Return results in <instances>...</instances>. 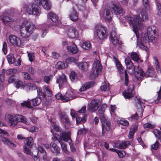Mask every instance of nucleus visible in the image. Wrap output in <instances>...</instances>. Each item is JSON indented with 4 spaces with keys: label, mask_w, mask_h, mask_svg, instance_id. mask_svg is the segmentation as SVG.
Segmentation results:
<instances>
[{
    "label": "nucleus",
    "mask_w": 161,
    "mask_h": 161,
    "mask_svg": "<svg viewBox=\"0 0 161 161\" xmlns=\"http://www.w3.org/2000/svg\"><path fill=\"white\" fill-rule=\"evenodd\" d=\"M77 66L79 68L83 71L86 70L88 67V64L86 62H79L77 63Z\"/></svg>",
    "instance_id": "obj_27"
},
{
    "label": "nucleus",
    "mask_w": 161,
    "mask_h": 161,
    "mask_svg": "<svg viewBox=\"0 0 161 161\" xmlns=\"http://www.w3.org/2000/svg\"><path fill=\"white\" fill-rule=\"evenodd\" d=\"M81 47L84 49L89 50L92 49V46L89 42H85L81 44Z\"/></svg>",
    "instance_id": "obj_30"
},
{
    "label": "nucleus",
    "mask_w": 161,
    "mask_h": 161,
    "mask_svg": "<svg viewBox=\"0 0 161 161\" xmlns=\"http://www.w3.org/2000/svg\"><path fill=\"white\" fill-rule=\"evenodd\" d=\"M125 20L133 27L137 39L138 40V30L142 28L141 22L148 19V16L146 12H142L139 15H135L133 19L130 16H127L125 17Z\"/></svg>",
    "instance_id": "obj_1"
},
{
    "label": "nucleus",
    "mask_w": 161,
    "mask_h": 161,
    "mask_svg": "<svg viewBox=\"0 0 161 161\" xmlns=\"http://www.w3.org/2000/svg\"><path fill=\"white\" fill-rule=\"evenodd\" d=\"M25 144L31 148L33 145V139L31 137L26 138L24 142Z\"/></svg>",
    "instance_id": "obj_31"
},
{
    "label": "nucleus",
    "mask_w": 161,
    "mask_h": 161,
    "mask_svg": "<svg viewBox=\"0 0 161 161\" xmlns=\"http://www.w3.org/2000/svg\"><path fill=\"white\" fill-rule=\"evenodd\" d=\"M7 43L6 42H4L3 43V45L2 50L4 53L6 55L7 53Z\"/></svg>",
    "instance_id": "obj_53"
},
{
    "label": "nucleus",
    "mask_w": 161,
    "mask_h": 161,
    "mask_svg": "<svg viewBox=\"0 0 161 161\" xmlns=\"http://www.w3.org/2000/svg\"><path fill=\"white\" fill-rule=\"evenodd\" d=\"M51 150L52 152L54 153L58 154L59 153L60 151V148L57 146V145L53 142L51 143Z\"/></svg>",
    "instance_id": "obj_28"
},
{
    "label": "nucleus",
    "mask_w": 161,
    "mask_h": 161,
    "mask_svg": "<svg viewBox=\"0 0 161 161\" xmlns=\"http://www.w3.org/2000/svg\"><path fill=\"white\" fill-rule=\"evenodd\" d=\"M153 58V64L155 66V68L157 71L158 72L160 71V68L159 65V63L158 60L157 58L155 56H154Z\"/></svg>",
    "instance_id": "obj_36"
},
{
    "label": "nucleus",
    "mask_w": 161,
    "mask_h": 161,
    "mask_svg": "<svg viewBox=\"0 0 161 161\" xmlns=\"http://www.w3.org/2000/svg\"><path fill=\"white\" fill-rule=\"evenodd\" d=\"M78 61V59L73 57H68L66 60V62L67 63H75Z\"/></svg>",
    "instance_id": "obj_45"
},
{
    "label": "nucleus",
    "mask_w": 161,
    "mask_h": 161,
    "mask_svg": "<svg viewBox=\"0 0 161 161\" xmlns=\"http://www.w3.org/2000/svg\"><path fill=\"white\" fill-rule=\"evenodd\" d=\"M109 84L106 83L105 81L103 83L100 87V89L101 90L104 91H106L109 89Z\"/></svg>",
    "instance_id": "obj_42"
},
{
    "label": "nucleus",
    "mask_w": 161,
    "mask_h": 161,
    "mask_svg": "<svg viewBox=\"0 0 161 161\" xmlns=\"http://www.w3.org/2000/svg\"><path fill=\"white\" fill-rule=\"evenodd\" d=\"M24 149L25 153L28 155H32L33 154L31 153V150L26 146L24 147Z\"/></svg>",
    "instance_id": "obj_54"
},
{
    "label": "nucleus",
    "mask_w": 161,
    "mask_h": 161,
    "mask_svg": "<svg viewBox=\"0 0 161 161\" xmlns=\"http://www.w3.org/2000/svg\"><path fill=\"white\" fill-rule=\"evenodd\" d=\"M67 96H68L70 100H72L76 97L74 93V91L72 89L69 90L67 92Z\"/></svg>",
    "instance_id": "obj_35"
},
{
    "label": "nucleus",
    "mask_w": 161,
    "mask_h": 161,
    "mask_svg": "<svg viewBox=\"0 0 161 161\" xmlns=\"http://www.w3.org/2000/svg\"><path fill=\"white\" fill-rule=\"evenodd\" d=\"M2 142L5 145L11 148H15L16 145L14 144L12 141H10L8 139L5 137H3L2 138Z\"/></svg>",
    "instance_id": "obj_20"
},
{
    "label": "nucleus",
    "mask_w": 161,
    "mask_h": 161,
    "mask_svg": "<svg viewBox=\"0 0 161 161\" xmlns=\"http://www.w3.org/2000/svg\"><path fill=\"white\" fill-rule=\"evenodd\" d=\"M61 100L63 101L68 102V101L71 100L69 98V97L68 96H67L66 94L65 95L63 96V97H62Z\"/></svg>",
    "instance_id": "obj_59"
},
{
    "label": "nucleus",
    "mask_w": 161,
    "mask_h": 161,
    "mask_svg": "<svg viewBox=\"0 0 161 161\" xmlns=\"http://www.w3.org/2000/svg\"><path fill=\"white\" fill-rule=\"evenodd\" d=\"M33 105L34 106H37L39 105L41 102V99L40 97H37L32 100Z\"/></svg>",
    "instance_id": "obj_40"
},
{
    "label": "nucleus",
    "mask_w": 161,
    "mask_h": 161,
    "mask_svg": "<svg viewBox=\"0 0 161 161\" xmlns=\"http://www.w3.org/2000/svg\"><path fill=\"white\" fill-rule=\"evenodd\" d=\"M100 106V103L98 100H93L88 105V110L91 112H94L97 110Z\"/></svg>",
    "instance_id": "obj_9"
},
{
    "label": "nucleus",
    "mask_w": 161,
    "mask_h": 161,
    "mask_svg": "<svg viewBox=\"0 0 161 161\" xmlns=\"http://www.w3.org/2000/svg\"><path fill=\"white\" fill-rule=\"evenodd\" d=\"M43 90L44 92H45L46 95L43 92H39L38 89H37V93L38 95L42 96L43 98L46 97V95L49 97H51L52 96V92L48 87L46 86H43Z\"/></svg>",
    "instance_id": "obj_17"
},
{
    "label": "nucleus",
    "mask_w": 161,
    "mask_h": 161,
    "mask_svg": "<svg viewBox=\"0 0 161 161\" xmlns=\"http://www.w3.org/2000/svg\"><path fill=\"white\" fill-rule=\"evenodd\" d=\"M47 16L53 23H56L58 21V17L55 14L50 12Z\"/></svg>",
    "instance_id": "obj_32"
},
{
    "label": "nucleus",
    "mask_w": 161,
    "mask_h": 161,
    "mask_svg": "<svg viewBox=\"0 0 161 161\" xmlns=\"http://www.w3.org/2000/svg\"><path fill=\"white\" fill-rule=\"evenodd\" d=\"M100 120L102 125L103 130H106L109 131L111 128V124L109 121L103 115H102L100 118Z\"/></svg>",
    "instance_id": "obj_13"
},
{
    "label": "nucleus",
    "mask_w": 161,
    "mask_h": 161,
    "mask_svg": "<svg viewBox=\"0 0 161 161\" xmlns=\"http://www.w3.org/2000/svg\"><path fill=\"white\" fill-rule=\"evenodd\" d=\"M7 59L9 64H13L15 60V58L13 54H10L8 55L7 56Z\"/></svg>",
    "instance_id": "obj_38"
},
{
    "label": "nucleus",
    "mask_w": 161,
    "mask_h": 161,
    "mask_svg": "<svg viewBox=\"0 0 161 161\" xmlns=\"http://www.w3.org/2000/svg\"><path fill=\"white\" fill-rule=\"evenodd\" d=\"M94 83L93 82H88L84 83L80 89V92H84L94 86Z\"/></svg>",
    "instance_id": "obj_22"
},
{
    "label": "nucleus",
    "mask_w": 161,
    "mask_h": 161,
    "mask_svg": "<svg viewBox=\"0 0 161 161\" xmlns=\"http://www.w3.org/2000/svg\"><path fill=\"white\" fill-rule=\"evenodd\" d=\"M159 146V143L158 141H156L155 143L152 145V148L157 150V149Z\"/></svg>",
    "instance_id": "obj_56"
},
{
    "label": "nucleus",
    "mask_w": 161,
    "mask_h": 161,
    "mask_svg": "<svg viewBox=\"0 0 161 161\" xmlns=\"http://www.w3.org/2000/svg\"><path fill=\"white\" fill-rule=\"evenodd\" d=\"M6 120L9 122L11 126H15L18 122H21L27 125L30 124L26 118L19 114H16L14 116L10 114H7L6 116Z\"/></svg>",
    "instance_id": "obj_4"
},
{
    "label": "nucleus",
    "mask_w": 161,
    "mask_h": 161,
    "mask_svg": "<svg viewBox=\"0 0 161 161\" xmlns=\"http://www.w3.org/2000/svg\"><path fill=\"white\" fill-rule=\"evenodd\" d=\"M135 94L134 86L133 85L129 86L128 88L125 90L122 94L124 97L126 99H130Z\"/></svg>",
    "instance_id": "obj_12"
},
{
    "label": "nucleus",
    "mask_w": 161,
    "mask_h": 161,
    "mask_svg": "<svg viewBox=\"0 0 161 161\" xmlns=\"http://www.w3.org/2000/svg\"><path fill=\"white\" fill-rule=\"evenodd\" d=\"M117 121L118 123L124 126H128L129 125V122L123 118H119Z\"/></svg>",
    "instance_id": "obj_37"
},
{
    "label": "nucleus",
    "mask_w": 161,
    "mask_h": 161,
    "mask_svg": "<svg viewBox=\"0 0 161 161\" xmlns=\"http://www.w3.org/2000/svg\"><path fill=\"white\" fill-rule=\"evenodd\" d=\"M35 2L37 4H41L43 8L47 10H50L51 3L49 0H34Z\"/></svg>",
    "instance_id": "obj_14"
},
{
    "label": "nucleus",
    "mask_w": 161,
    "mask_h": 161,
    "mask_svg": "<svg viewBox=\"0 0 161 161\" xmlns=\"http://www.w3.org/2000/svg\"><path fill=\"white\" fill-rule=\"evenodd\" d=\"M8 40L11 44L14 46L19 47L22 45V42L20 38L14 35H10L8 37Z\"/></svg>",
    "instance_id": "obj_11"
},
{
    "label": "nucleus",
    "mask_w": 161,
    "mask_h": 161,
    "mask_svg": "<svg viewBox=\"0 0 161 161\" xmlns=\"http://www.w3.org/2000/svg\"><path fill=\"white\" fill-rule=\"evenodd\" d=\"M52 78V77L51 76H45L44 77V81L47 84H49Z\"/></svg>",
    "instance_id": "obj_60"
},
{
    "label": "nucleus",
    "mask_w": 161,
    "mask_h": 161,
    "mask_svg": "<svg viewBox=\"0 0 161 161\" xmlns=\"http://www.w3.org/2000/svg\"><path fill=\"white\" fill-rule=\"evenodd\" d=\"M143 3L147 9H150V7L149 5L148 0H142Z\"/></svg>",
    "instance_id": "obj_52"
},
{
    "label": "nucleus",
    "mask_w": 161,
    "mask_h": 161,
    "mask_svg": "<svg viewBox=\"0 0 161 161\" xmlns=\"http://www.w3.org/2000/svg\"><path fill=\"white\" fill-rule=\"evenodd\" d=\"M15 86L17 88H19L20 86L22 88V87L23 85H24L23 84L22 82L20 80L17 81L15 83Z\"/></svg>",
    "instance_id": "obj_57"
},
{
    "label": "nucleus",
    "mask_w": 161,
    "mask_h": 161,
    "mask_svg": "<svg viewBox=\"0 0 161 161\" xmlns=\"http://www.w3.org/2000/svg\"><path fill=\"white\" fill-rule=\"evenodd\" d=\"M137 68V70L135 72L134 74L137 80H141L142 79L144 76V73L141 68H139V66L138 65V66Z\"/></svg>",
    "instance_id": "obj_21"
},
{
    "label": "nucleus",
    "mask_w": 161,
    "mask_h": 161,
    "mask_svg": "<svg viewBox=\"0 0 161 161\" xmlns=\"http://www.w3.org/2000/svg\"><path fill=\"white\" fill-rule=\"evenodd\" d=\"M60 119L62 122L68 123L69 122V119L67 116L64 114L62 113Z\"/></svg>",
    "instance_id": "obj_41"
},
{
    "label": "nucleus",
    "mask_w": 161,
    "mask_h": 161,
    "mask_svg": "<svg viewBox=\"0 0 161 161\" xmlns=\"http://www.w3.org/2000/svg\"><path fill=\"white\" fill-rule=\"evenodd\" d=\"M86 132V129H80L79 130L77 134L78 135L84 134Z\"/></svg>",
    "instance_id": "obj_64"
},
{
    "label": "nucleus",
    "mask_w": 161,
    "mask_h": 161,
    "mask_svg": "<svg viewBox=\"0 0 161 161\" xmlns=\"http://www.w3.org/2000/svg\"><path fill=\"white\" fill-rule=\"evenodd\" d=\"M138 118V116L137 113H135L134 115H132L129 119V120L130 121H133L136 120Z\"/></svg>",
    "instance_id": "obj_61"
},
{
    "label": "nucleus",
    "mask_w": 161,
    "mask_h": 161,
    "mask_svg": "<svg viewBox=\"0 0 161 161\" xmlns=\"http://www.w3.org/2000/svg\"><path fill=\"white\" fill-rule=\"evenodd\" d=\"M116 107L115 105H111L110 106V113L111 115H114L115 110L116 109Z\"/></svg>",
    "instance_id": "obj_63"
},
{
    "label": "nucleus",
    "mask_w": 161,
    "mask_h": 161,
    "mask_svg": "<svg viewBox=\"0 0 161 161\" xmlns=\"http://www.w3.org/2000/svg\"><path fill=\"white\" fill-rule=\"evenodd\" d=\"M28 55L29 60L31 62L33 61L34 59V57L33 53H28Z\"/></svg>",
    "instance_id": "obj_58"
},
{
    "label": "nucleus",
    "mask_w": 161,
    "mask_h": 161,
    "mask_svg": "<svg viewBox=\"0 0 161 161\" xmlns=\"http://www.w3.org/2000/svg\"><path fill=\"white\" fill-rule=\"evenodd\" d=\"M157 93H158V98L156 100H155L154 101V103H158L159 100H161V86L159 92H158Z\"/></svg>",
    "instance_id": "obj_55"
},
{
    "label": "nucleus",
    "mask_w": 161,
    "mask_h": 161,
    "mask_svg": "<svg viewBox=\"0 0 161 161\" xmlns=\"http://www.w3.org/2000/svg\"><path fill=\"white\" fill-rule=\"evenodd\" d=\"M152 29L153 33H152V43L155 44L157 41V38L158 35V29L157 28L153 26Z\"/></svg>",
    "instance_id": "obj_19"
},
{
    "label": "nucleus",
    "mask_w": 161,
    "mask_h": 161,
    "mask_svg": "<svg viewBox=\"0 0 161 161\" xmlns=\"http://www.w3.org/2000/svg\"><path fill=\"white\" fill-rule=\"evenodd\" d=\"M98 38L100 40L106 39L107 37L108 32L106 28L101 25H97L95 28Z\"/></svg>",
    "instance_id": "obj_7"
},
{
    "label": "nucleus",
    "mask_w": 161,
    "mask_h": 161,
    "mask_svg": "<svg viewBox=\"0 0 161 161\" xmlns=\"http://www.w3.org/2000/svg\"><path fill=\"white\" fill-rule=\"evenodd\" d=\"M137 130V127L136 126L130 129L129 134V137L130 139L132 138L134 133Z\"/></svg>",
    "instance_id": "obj_43"
},
{
    "label": "nucleus",
    "mask_w": 161,
    "mask_h": 161,
    "mask_svg": "<svg viewBox=\"0 0 161 161\" xmlns=\"http://www.w3.org/2000/svg\"><path fill=\"white\" fill-rule=\"evenodd\" d=\"M69 77L72 80H73L77 78L76 74L75 72L74 71L71 72L69 75Z\"/></svg>",
    "instance_id": "obj_51"
},
{
    "label": "nucleus",
    "mask_w": 161,
    "mask_h": 161,
    "mask_svg": "<svg viewBox=\"0 0 161 161\" xmlns=\"http://www.w3.org/2000/svg\"><path fill=\"white\" fill-rule=\"evenodd\" d=\"M153 133L154 134L158 139H160L161 136V132L157 129H154Z\"/></svg>",
    "instance_id": "obj_48"
},
{
    "label": "nucleus",
    "mask_w": 161,
    "mask_h": 161,
    "mask_svg": "<svg viewBox=\"0 0 161 161\" xmlns=\"http://www.w3.org/2000/svg\"><path fill=\"white\" fill-rule=\"evenodd\" d=\"M130 144V142L129 141H122L121 142H119L117 143L116 145V147H117L121 148V149H125L126 148L128 145Z\"/></svg>",
    "instance_id": "obj_26"
},
{
    "label": "nucleus",
    "mask_w": 161,
    "mask_h": 161,
    "mask_svg": "<svg viewBox=\"0 0 161 161\" xmlns=\"http://www.w3.org/2000/svg\"><path fill=\"white\" fill-rule=\"evenodd\" d=\"M51 131L53 134L56 133V132L59 131V128L55 123H52L50 126Z\"/></svg>",
    "instance_id": "obj_29"
},
{
    "label": "nucleus",
    "mask_w": 161,
    "mask_h": 161,
    "mask_svg": "<svg viewBox=\"0 0 161 161\" xmlns=\"http://www.w3.org/2000/svg\"><path fill=\"white\" fill-rule=\"evenodd\" d=\"M116 65L119 72L122 74H123L124 72L125 74V72L126 71L125 70L124 68L122 65L120 63L116 64Z\"/></svg>",
    "instance_id": "obj_39"
},
{
    "label": "nucleus",
    "mask_w": 161,
    "mask_h": 161,
    "mask_svg": "<svg viewBox=\"0 0 161 161\" xmlns=\"http://www.w3.org/2000/svg\"><path fill=\"white\" fill-rule=\"evenodd\" d=\"M71 133L69 131L62 130L60 131V137L64 141L68 142H71L70 138Z\"/></svg>",
    "instance_id": "obj_10"
},
{
    "label": "nucleus",
    "mask_w": 161,
    "mask_h": 161,
    "mask_svg": "<svg viewBox=\"0 0 161 161\" xmlns=\"http://www.w3.org/2000/svg\"><path fill=\"white\" fill-rule=\"evenodd\" d=\"M68 66V64L64 62L59 61L56 65L57 68L58 69H63Z\"/></svg>",
    "instance_id": "obj_34"
},
{
    "label": "nucleus",
    "mask_w": 161,
    "mask_h": 161,
    "mask_svg": "<svg viewBox=\"0 0 161 161\" xmlns=\"http://www.w3.org/2000/svg\"><path fill=\"white\" fill-rule=\"evenodd\" d=\"M131 59L135 61H138L140 59L138 54L135 52H132L130 55Z\"/></svg>",
    "instance_id": "obj_44"
},
{
    "label": "nucleus",
    "mask_w": 161,
    "mask_h": 161,
    "mask_svg": "<svg viewBox=\"0 0 161 161\" xmlns=\"http://www.w3.org/2000/svg\"><path fill=\"white\" fill-rule=\"evenodd\" d=\"M73 10L70 12L69 16L71 20L76 21L78 19V14L73 7Z\"/></svg>",
    "instance_id": "obj_25"
},
{
    "label": "nucleus",
    "mask_w": 161,
    "mask_h": 161,
    "mask_svg": "<svg viewBox=\"0 0 161 161\" xmlns=\"http://www.w3.org/2000/svg\"><path fill=\"white\" fill-rule=\"evenodd\" d=\"M101 68L102 66L100 61L98 60L95 61L90 74V77L91 78H94L97 77L100 71Z\"/></svg>",
    "instance_id": "obj_8"
},
{
    "label": "nucleus",
    "mask_w": 161,
    "mask_h": 161,
    "mask_svg": "<svg viewBox=\"0 0 161 161\" xmlns=\"http://www.w3.org/2000/svg\"><path fill=\"white\" fill-rule=\"evenodd\" d=\"M36 29L34 25L30 23L27 21H24L20 26V31L21 35L24 38L28 37Z\"/></svg>",
    "instance_id": "obj_3"
},
{
    "label": "nucleus",
    "mask_w": 161,
    "mask_h": 161,
    "mask_svg": "<svg viewBox=\"0 0 161 161\" xmlns=\"http://www.w3.org/2000/svg\"><path fill=\"white\" fill-rule=\"evenodd\" d=\"M25 68L26 69L28 68L29 72L31 74H34L36 72V70L33 67H30L28 68V66H26Z\"/></svg>",
    "instance_id": "obj_50"
},
{
    "label": "nucleus",
    "mask_w": 161,
    "mask_h": 161,
    "mask_svg": "<svg viewBox=\"0 0 161 161\" xmlns=\"http://www.w3.org/2000/svg\"><path fill=\"white\" fill-rule=\"evenodd\" d=\"M23 8L24 10L30 14L38 15L41 13L40 7L36 4L31 3L28 5H25Z\"/></svg>",
    "instance_id": "obj_5"
},
{
    "label": "nucleus",
    "mask_w": 161,
    "mask_h": 161,
    "mask_svg": "<svg viewBox=\"0 0 161 161\" xmlns=\"http://www.w3.org/2000/svg\"><path fill=\"white\" fill-rule=\"evenodd\" d=\"M110 37L111 41L114 45H120V42L119 41L117 37L115 31H112L110 34Z\"/></svg>",
    "instance_id": "obj_16"
},
{
    "label": "nucleus",
    "mask_w": 161,
    "mask_h": 161,
    "mask_svg": "<svg viewBox=\"0 0 161 161\" xmlns=\"http://www.w3.org/2000/svg\"><path fill=\"white\" fill-rule=\"evenodd\" d=\"M21 105L22 106L24 107H25L30 108H32L31 104L29 101H24L23 102L21 103Z\"/></svg>",
    "instance_id": "obj_47"
},
{
    "label": "nucleus",
    "mask_w": 161,
    "mask_h": 161,
    "mask_svg": "<svg viewBox=\"0 0 161 161\" xmlns=\"http://www.w3.org/2000/svg\"><path fill=\"white\" fill-rule=\"evenodd\" d=\"M21 75L22 77L26 80H31L30 76L29 74L27 72H23L22 73Z\"/></svg>",
    "instance_id": "obj_49"
},
{
    "label": "nucleus",
    "mask_w": 161,
    "mask_h": 161,
    "mask_svg": "<svg viewBox=\"0 0 161 161\" xmlns=\"http://www.w3.org/2000/svg\"><path fill=\"white\" fill-rule=\"evenodd\" d=\"M56 82L58 84L59 88H61L63 85L67 82L66 78L65 75L62 74L61 75H58L57 77Z\"/></svg>",
    "instance_id": "obj_18"
},
{
    "label": "nucleus",
    "mask_w": 161,
    "mask_h": 161,
    "mask_svg": "<svg viewBox=\"0 0 161 161\" xmlns=\"http://www.w3.org/2000/svg\"><path fill=\"white\" fill-rule=\"evenodd\" d=\"M70 115L72 118H75L77 117V114L74 109H72L70 111Z\"/></svg>",
    "instance_id": "obj_62"
},
{
    "label": "nucleus",
    "mask_w": 161,
    "mask_h": 161,
    "mask_svg": "<svg viewBox=\"0 0 161 161\" xmlns=\"http://www.w3.org/2000/svg\"><path fill=\"white\" fill-rule=\"evenodd\" d=\"M109 150L117 153L120 158L123 157L126 154L125 152L124 151H120L117 149L114 148H110Z\"/></svg>",
    "instance_id": "obj_33"
},
{
    "label": "nucleus",
    "mask_w": 161,
    "mask_h": 161,
    "mask_svg": "<svg viewBox=\"0 0 161 161\" xmlns=\"http://www.w3.org/2000/svg\"><path fill=\"white\" fill-rule=\"evenodd\" d=\"M122 12L123 9L120 5L111 2L106 5L105 9L100 12V15L106 20L110 21L112 19V13L118 15Z\"/></svg>",
    "instance_id": "obj_2"
},
{
    "label": "nucleus",
    "mask_w": 161,
    "mask_h": 161,
    "mask_svg": "<svg viewBox=\"0 0 161 161\" xmlns=\"http://www.w3.org/2000/svg\"><path fill=\"white\" fill-rule=\"evenodd\" d=\"M4 14H8L10 16L3 15H0V20L3 21L4 24L7 25H10L11 22L16 20V14L12 13L10 10H8L4 13Z\"/></svg>",
    "instance_id": "obj_6"
},
{
    "label": "nucleus",
    "mask_w": 161,
    "mask_h": 161,
    "mask_svg": "<svg viewBox=\"0 0 161 161\" xmlns=\"http://www.w3.org/2000/svg\"><path fill=\"white\" fill-rule=\"evenodd\" d=\"M52 139L53 140V141H54L58 140V141L61 144L62 149L64 147H66V146H67V145L66 144H65V143H64V142H63L60 139H59V140L58 139V138L55 137H53Z\"/></svg>",
    "instance_id": "obj_46"
},
{
    "label": "nucleus",
    "mask_w": 161,
    "mask_h": 161,
    "mask_svg": "<svg viewBox=\"0 0 161 161\" xmlns=\"http://www.w3.org/2000/svg\"><path fill=\"white\" fill-rule=\"evenodd\" d=\"M22 88L25 89L26 91L33 90L36 89H37L35 85L33 83H27L26 85H23Z\"/></svg>",
    "instance_id": "obj_24"
},
{
    "label": "nucleus",
    "mask_w": 161,
    "mask_h": 161,
    "mask_svg": "<svg viewBox=\"0 0 161 161\" xmlns=\"http://www.w3.org/2000/svg\"><path fill=\"white\" fill-rule=\"evenodd\" d=\"M67 49L70 54L76 53L78 50L76 46L74 43L71 46H68L67 47Z\"/></svg>",
    "instance_id": "obj_23"
},
{
    "label": "nucleus",
    "mask_w": 161,
    "mask_h": 161,
    "mask_svg": "<svg viewBox=\"0 0 161 161\" xmlns=\"http://www.w3.org/2000/svg\"><path fill=\"white\" fill-rule=\"evenodd\" d=\"M67 34L69 37L72 38H77L79 36L77 31L73 27H70L68 29Z\"/></svg>",
    "instance_id": "obj_15"
}]
</instances>
